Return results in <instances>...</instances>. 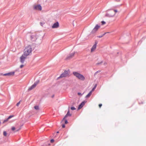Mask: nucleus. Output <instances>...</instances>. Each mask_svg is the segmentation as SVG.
I'll use <instances>...</instances> for the list:
<instances>
[{"label":"nucleus","mask_w":146,"mask_h":146,"mask_svg":"<svg viewBox=\"0 0 146 146\" xmlns=\"http://www.w3.org/2000/svg\"><path fill=\"white\" fill-rule=\"evenodd\" d=\"M73 74L78 79L84 81L85 80L84 77L82 75L77 72H73Z\"/></svg>","instance_id":"f257e3e1"},{"label":"nucleus","mask_w":146,"mask_h":146,"mask_svg":"<svg viewBox=\"0 0 146 146\" xmlns=\"http://www.w3.org/2000/svg\"><path fill=\"white\" fill-rule=\"evenodd\" d=\"M24 52L23 54L24 56L29 55L32 51V48L31 46H29L26 47L24 50Z\"/></svg>","instance_id":"f03ea898"},{"label":"nucleus","mask_w":146,"mask_h":146,"mask_svg":"<svg viewBox=\"0 0 146 146\" xmlns=\"http://www.w3.org/2000/svg\"><path fill=\"white\" fill-rule=\"evenodd\" d=\"M70 73V71L69 70H65L64 72L60 75V76L57 78V79L69 76Z\"/></svg>","instance_id":"7ed1b4c3"},{"label":"nucleus","mask_w":146,"mask_h":146,"mask_svg":"<svg viewBox=\"0 0 146 146\" xmlns=\"http://www.w3.org/2000/svg\"><path fill=\"white\" fill-rule=\"evenodd\" d=\"M115 15V13L112 9L110 10L109 12L108 13H107L105 15L106 17H113Z\"/></svg>","instance_id":"20e7f679"},{"label":"nucleus","mask_w":146,"mask_h":146,"mask_svg":"<svg viewBox=\"0 0 146 146\" xmlns=\"http://www.w3.org/2000/svg\"><path fill=\"white\" fill-rule=\"evenodd\" d=\"M100 27V26L96 25L91 32V34H93L95 33Z\"/></svg>","instance_id":"39448f33"},{"label":"nucleus","mask_w":146,"mask_h":146,"mask_svg":"<svg viewBox=\"0 0 146 146\" xmlns=\"http://www.w3.org/2000/svg\"><path fill=\"white\" fill-rule=\"evenodd\" d=\"M27 56H24V54H23L20 57V62L22 63H23L25 59L27 58Z\"/></svg>","instance_id":"423d86ee"},{"label":"nucleus","mask_w":146,"mask_h":146,"mask_svg":"<svg viewBox=\"0 0 146 146\" xmlns=\"http://www.w3.org/2000/svg\"><path fill=\"white\" fill-rule=\"evenodd\" d=\"M34 9L36 10L41 11L42 9V7L40 5H38L35 6Z\"/></svg>","instance_id":"0eeeda50"},{"label":"nucleus","mask_w":146,"mask_h":146,"mask_svg":"<svg viewBox=\"0 0 146 146\" xmlns=\"http://www.w3.org/2000/svg\"><path fill=\"white\" fill-rule=\"evenodd\" d=\"M15 73V72H10L4 74H1V75H3L4 76H10L11 75H14Z\"/></svg>","instance_id":"6e6552de"},{"label":"nucleus","mask_w":146,"mask_h":146,"mask_svg":"<svg viewBox=\"0 0 146 146\" xmlns=\"http://www.w3.org/2000/svg\"><path fill=\"white\" fill-rule=\"evenodd\" d=\"M59 24L58 22L55 23L52 26V28H57L59 27Z\"/></svg>","instance_id":"1a4fd4ad"},{"label":"nucleus","mask_w":146,"mask_h":146,"mask_svg":"<svg viewBox=\"0 0 146 146\" xmlns=\"http://www.w3.org/2000/svg\"><path fill=\"white\" fill-rule=\"evenodd\" d=\"M72 115L70 113L69 110V109L67 114L65 115L64 116V117L63 118L62 121L65 120V119L68 116H71Z\"/></svg>","instance_id":"9d476101"},{"label":"nucleus","mask_w":146,"mask_h":146,"mask_svg":"<svg viewBox=\"0 0 146 146\" xmlns=\"http://www.w3.org/2000/svg\"><path fill=\"white\" fill-rule=\"evenodd\" d=\"M86 102L83 101L78 106V109H81L85 105Z\"/></svg>","instance_id":"9b49d317"},{"label":"nucleus","mask_w":146,"mask_h":146,"mask_svg":"<svg viewBox=\"0 0 146 146\" xmlns=\"http://www.w3.org/2000/svg\"><path fill=\"white\" fill-rule=\"evenodd\" d=\"M75 54L74 52H73L71 54H70L68 56L67 58H66V60L72 58L74 56Z\"/></svg>","instance_id":"f8f14e48"},{"label":"nucleus","mask_w":146,"mask_h":146,"mask_svg":"<svg viewBox=\"0 0 146 146\" xmlns=\"http://www.w3.org/2000/svg\"><path fill=\"white\" fill-rule=\"evenodd\" d=\"M30 37L32 41H34L36 39V37L35 35H31Z\"/></svg>","instance_id":"ddd939ff"},{"label":"nucleus","mask_w":146,"mask_h":146,"mask_svg":"<svg viewBox=\"0 0 146 146\" xmlns=\"http://www.w3.org/2000/svg\"><path fill=\"white\" fill-rule=\"evenodd\" d=\"M35 87V86L34 84H33L28 89V90L30 91L33 89V88H34Z\"/></svg>","instance_id":"4468645a"},{"label":"nucleus","mask_w":146,"mask_h":146,"mask_svg":"<svg viewBox=\"0 0 146 146\" xmlns=\"http://www.w3.org/2000/svg\"><path fill=\"white\" fill-rule=\"evenodd\" d=\"M35 87V86L34 84H33L28 89V90L30 91L33 89V88H34Z\"/></svg>","instance_id":"2eb2a0df"},{"label":"nucleus","mask_w":146,"mask_h":146,"mask_svg":"<svg viewBox=\"0 0 146 146\" xmlns=\"http://www.w3.org/2000/svg\"><path fill=\"white\" fill-rule=\"evenodd\" d=\"M92 91H90L89 93L86 96V98H89L92 94Z\"/></svg>","instance_id":"dca6fc26"},{"label":"nucleus","mask_w":146,"mask_h":146,"mask_svg":"<svg viewBox=\"0 0 146 146\" xmlns=\"http://www.w3.org/2000/svg\"><path fill=\"white\" fill-rule=\"evenodd\" d=\"M96 45H94L92 46L91 49V52H92L93 51H94L95 50V49L96 48Z\"/></svg>","instance_id":"f3484780"},{"label":"nucleus","mask_w":146,"mask_h":146,"mask_svg":"<svg viewBox=\"0 0 146 146\" xmlns=\"http://www.w3.org/2000/svg\"><path fill=\"white\" fill-rule=\"evenodd\" d=\"M39 80H37L35 82H34L33 84H34L35 86H36L39 83Z\"/></svg>","instance_id":"a211bd4d"},{"label":"nucleus","mask_w":146,"mask_h":146,"mask_svg":"<svg viewBox=\"0 0 146 146\" xmlns=\"http://www.w3.org/2000/svg\"><path fill=\"white\" fill-rule=\"evenodd\" d=\"M104 33V34H103L102 35H101L99 36H98L97 37H98V38H101L104 35L106 34L107 33Z\"/></svg>","instance_id":"6ab92c4d"},{"label":"nucleus","mask_w":146,"mask_h":146,"mask_svg":"<svg viewBox=\"0 0 146 146\" xmlns=\"http://www.w3.org/2000/svg\"><path fill=\"white\" fill-rule=\"evenodd\" d=\"M35 109L36 110H38L39 109V107L38 106H36L34 107Z\"/></svg>","instance_id":"aec40b11"},{"label":"nucleus","mask_w":146,"mask_h":146,"mask_svg":"<svg viewBox=\"0 0 146 146\" xmlns=\"http://www.w3.org/2000/svg\"><path fill=\"white\" fill-rule=\"evenodd\" d=\"M3 135L5 136H7V133L6 131H3Z\"/></svg>","instance_id":"412c9836"},{"label":"nucleus","mask_w":146,"mask_h":146,"mask_svg":"<svg viewBox=\"0 0 146 146\" xmlns=\"http://www.w3.org/2000/svg\"><path fill=\"white\" fill-rule=\"evenodd\" d=\"M97 86V84H96L95 85V86H94V87L93 88L92 90H91V91H92V92L95 89V88H96Z\"/></svg>","instance_id":"4be33fe9"},{"label":"nucleus","mask_w":146,"mask_h":146,"mask_svg":"<svg viewBox=\"0 0 146 146\" xmlns=\"http://www.w3.org/2000/svg\"><path fill=\"white\" fill-rule=\"evenodd\" d=\"M70 109L72 110H74L76 109V108L74 107H71Z\"/></svg>","instance_id":"5701e85b"},{"label":"nucleus","mask_w":146,"mask_h":146,"mask_svg":"<svg viewBox=\"0 0 146 146\" xmlns=\"http://www.w3.org/2000/svg\"><path fill=\"white\" fill-rule=\"evenodd\" d=\"M100 72V70H98V71H97V72H96L94 74V75L95 76L96 75V74L98 73H99Z\"/></svg>","instance_id":"b1692460"},{"label":"nucleus","mask_w":146,"mask_h":146,"mask_svg":"<svg viewBox=\"0 0 146 146\" xmlns=\"http://www.w3.org/2000/svg\"><path fill=\"white\" fill-rule=\"evenodd\" d=\"M9 119H8V118H7V119H5V120L3 121V123H5V122H6L8 120H9Z\"/></svg>","instance_id":"393cba45"},{"label":"nucleus","mask_w":146,"mask_h":146,"mask_svg":"<svg viewBox=\"0 0 146 146\" xmlns=\"http://www.w3.org/2000/svg\"><path fill=\"white\" fill-rule=\"evenodd\" d=\"M14 116L13 115H11L9 116L8 117V118L9 119H10L11 118L13 117Z\"/></svg>","instance_id":"a878e982"},{"label":"nucleus","mask_w":146,"mask_h":146,"mask_svg":"<svg viewBox=\"0 0 146 146\" xmlns=\"http://www.w3.org/2000/svg\"><path fill=\"white\" fill-rule=\"evenodd\" d=\"M103 61H102L101 62H99V63H97L96 64V65H99V64H102V63H103Z\"/></svg>","instance_id":"bb28decb"},{"label":"nucleus","mask_w":146,"mask_h":146,"mask_svg":"<svg viewBox=\"0 0 146 146\" xmlns=\"http://www.w3.org/2000/svg\"><path fill=\"white\" fill-rule=\"evenodd\" d=\"M101 23H102V25H104L105 24H106V22L104 21H102L101 22Z\"/></svg>","instance_id":"cd10ccee"},{"label":"nucleus","mask_w":146,"mask_h":146,"mask_svg":"<svg viewBox=\"0 0 146 146\" xmlns=\"http://www.w3.org/2000/svg\"><path fill=\"white\" fill-rule=\"evenodd\" d=\"M20 102H21V101H19L17 103V104H16V106H18L19 104H20Z\"/></svg>","instance_id":"c85d7f7f"},{"label":"nucleus","mask_w":146,"mask_h":146,"mask_svg":"<svg viewBox=\"0 0 146 146\" xmlns=\"http://www.w3.org/2000/svg\"><path fill=\"white\" fill-rule=\"evenodd\" d=\"M64 123L65 124H66L68 123V121L67 120L65 119V122Z\"/></svg>","instance_id":"c756f323"},{"label":"nucleus","mask_w":146,"mask_h":146,"mask_svg":"<svg viewBox=\"0 0 146 146\" xmlns=\"http://www.w3.org/2000/svg\"><path fill=\"white\" fill-rule=\"evenodd\" d=\"M112 11H114V12L115 13H116V12H117V10H115V9H112Z\"/></svg>","instance_id":"7c9ffc66"},{"label":"nucleus","mask_w":146,"mask_h":146,"mask_svg":"<svg viewBox=\"0 0 146 146\" xmlns=\"http://www.w3.org/2000/svg\"><path fill=\"white\" fill-rule=\"evenodd\" d=\"M98 41L96 40H95V44L94 45H95L96 46L97 44H98Z\"/></svg>","instance_id":"2f4dec72"},{"label":"nucleus","mask_w":146,"mask_h":146,"mask_svg":"<svg viewBox=\"0 0 146 146\" xmlns=\"http://www.w3.org/2000/svg\"><path fill=\"white\" fill-rule=\"evenodd\" d=\"M54 141V140L53 139H52L50 140V142L51 143H53Z\"/></svg>","instance_id":"473e14b6"},{"label":"nucleus","mask_w":146,"mask_h":146,"mask_svg":"<svg viewBox=\"0 0 146 146\" xmlns=\"http://www.w3.org/2000/svg\"><path fill=\"white\" fill-rule=\"evenodd\" d=\"M15 128L14 127H12L11 128V129L12 131H14L15 129Z\"/></svg>","instance_id":"72a5a7b5"},{"label":"nucleus","mask_w":146,"mask_h":146,"mask_svg":"<svg viewBox=\"0 0 146 146\" xmlns=\"http://www.w3.org/2000/svg\"><path fill=\"white\" fill-rule=\"evenodd\" d=\"M62 127L63 128H64L65 127V125L64 124H62Z\"/></svg>","instance_id":"f704fd0d"},{"label":"nucleus","mask_w":146,"mask_h":146,"mask_svg":"<svg viewBox=\"0 0 146 146\" xmlns=\"http://www.w3.org/2000/svg\"><path fill=\"white\" fill-rule=\"evenodd\" d=\"M102 106V104H100L99 105V107L100 108L101 106Z\"/></svg>","instance_id":"c9c22d12"},{"label":"nucleus","mask_w":146,"mask_h":146,"mask_svg":"<svg viewBox=\"0 0 146 146\" xmlns=\"http://www.w3.org/2000/svg\"><path fill=\"white\" fill-rule=\"evenodd\" d=\"M40 25L41 26H42L44 24V23H42L40 22Z\"/></svg>","instance_id":"e433bc0d"},{"label":"nucleus","mask_w":146,"mask_h":146,"mask_svg":"<svg viewBox=\"0 0 146 146\" xmlns=\"http://www.w3.org/2000/svg\"><path fill=\"white\" fill-rule=\"evenodd\" d=\"M23 66H24V65H23L22 64V65H20V67L21 68H22L23 67Z\"/></svg>","instance_id":"4c0bfd02"},{"label":"nucleus","mask_w":146,"mask_h":146,"mask_svg":"<svg viewBox=\"0 0 146 146\" xmlns=\"http://www.w3.org/2000/svg\"><path fill=\"white\" fill-rule=\"evenodd\" d=\"M78 94L79 95H80V96H82V94H81V93H80V92H78Z\"/></svg>","instance_id":"58836bf2"},{"label":"nucleus","mask_w":146,"mask_h":146,"mask_svg":"<svg viewBox=\"0 0 146 146\" xmlns=\"http://www.w3.org/2000/svg\"><path fill=\"white\" fill-rule=\"evenodd\" d=\"M143 102H139V104H143Z\"/></svg>","instance_id":"ea45409f"},{"label":"nucleus","mask_w":146,"mask_h":146,"mask_svg":"<svg viewBox=\"0 0 146 146\" xmlns=\"http://www.w3.org/2000/svg\"><path fill=\"white\" fill-rule=\"evenodd\" d=\"M106 64H107V63H106V62H105V63H104V65H106Z\"/></svg>","instance_id":"a19ab883"},{"label":"nucleus","mask_w":146,"mask_h":146,"mask_svg":"<svg viewBox=\"0 0 146 146\" xmlns=\"http://www.w3.org/2000/svg\"><path fill=\"white\" fill-rule=\"evenodd\" d=\"M54 97V95H53L52 96V98H53Z\"/></svg>","instance_id":"79ce46f5"},{"label":"nucleus","mask_w":146,"mask_h":146,"mask_svg":"<svg viewBox=\"0 0 146 146\" xmlns=\"http://www.w3.org/2000/svg\"><path fill=\"white\" fill-rule=\"evenodd\" d=\"M57 133H59V132L58 131L57 132Z\"/></svg>","instance_id":"37998d69"},{"label":"nucleus","mask_w":146,"mask_h":146,"mask_svg":"<svg viewBox=\"0 0 146 146\" xmlns=\"http://www.w3.org/2000/svg\"><path fill=\"white\" fill-rule=\"evenodd\" d=\"M18 130H16V131H18Z\"/></svg>","instance_id":"c03bdc74"},{"label":"nucleus","mask_w":146,"mask_h":146,"mask_svg":"<svg viewBox=\"0 0 146 146\" xmlns=\"http://www.w3.org/2000/svg\"><path fill=\"white\" fill-rule=\"evenodd\" d=\"M1 64V62L0 61V64Z\"/></svg>","instance_id":"a18cd8bd"}]
</instances>
